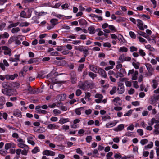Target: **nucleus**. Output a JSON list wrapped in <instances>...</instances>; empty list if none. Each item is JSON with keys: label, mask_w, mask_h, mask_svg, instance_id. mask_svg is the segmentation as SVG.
I'll list each match as a JSON object with an SVG mask.
<instances>
[{"label": "nucleus", "mask_w": 159, "mask_h": 159, "mask_svg": "<svg viewBox=\"0 0 159 159\" xmlns=\"http://www.w3.org/2000/svg\"><path fill=\"white\" fill-rule=\"evenodd\" d=\"M2 91L3 93L9 96L15 95L16 94V91L11 89L8 90L2 89Z\"/></svg>", "instance_id": "obj_1"}, {"label": "nucleus", "mask_w": 159, "mask_h": 159, "mask_svg": "<svg viewBox=\"0 0 159 159\" xmlns=\"http://www.w3.org/2000/svg\"><path fill=\"white\" fill-rule=\"evenodd\" d=\"M91 85L90 83L88 82V81H86L83 83H82L81 85H79V86L80 88L85 90L87 89L90 88Z\"/></svg>", "instance_id": "obj_2"}, {"label": "nucleus", "mask_w": 159, "mask_h": 159, "mask_svg": "<svg viewBox=\"0 0 159 159\" xmlns=\"http://www.w3.org/2000/svg\"><path fill=\"white\" fill-rule=\"evenodd\" d=\"M148 70V73L146 75L147 76H151L152 75L153 72L154 71V69L152 67L151 65L149 63H147L145 64Z\"/></svg>", "instance_id": "obj_3"}, {"label": "nucleus", "mask_w": 159, "mask_h": 159, "mask_svg": "<svg viewBox=\"0 0 159 159\" xmlns=\"http://www.w3.org/2000/svg\"><path fill=\"white\" fill-rule=\"evenodd\" d=\"M1 48L4 50V53L5 55H8L9 56H11V50L8 47L6 46H2Z\"/></svg>", "instance_id": "obj_4"}, {"label": "nucleus", "mask_w": 159, "mask_h": 159, "mask_svg": "<svg viewBox=\"0 0 159 159\" xmlns=\"http://www.w3.org/2000/svg\"><path fill=\"white\" fill-rule=\"evenodd\" d=\"M117 90L118 93L122 94L124 92L125 89L123 83L121 82L118 83Z\"/></svg>", "instance_id": "obj_5"}, {"label": "nucleus", "mask_w": 159, "mask_h": 159, "mask_svg": "<svg viewBox=\"0 0 159 159\" xmlns=\"http://www.w3.org/2000/svg\"><path fill=\"white\" fill-rule=\"evenodd\" d=\"M2 86L6 90L11 89L12 84L9 82H4L2 83Z\"/></svg>", "instance_id": "obj_6"}, {"label": "nucleus", "mask_w": 159, "mask_h": 159, "mask_svg": "<svg viewBox=\"0 0 159 159\" xmlns=\"http://www.w3.org/2000/svg\"><path fill=\"white\" fill-rule=\"evenodd\" d=\"M138 24L137 26L139 27V29L141 30H144V29L143 27V23L142 21L139 19H137V20Z\"/></svg>", "instance_id": "obj_7"}, {"label": "nucleus", "mask_w": 159, "mask_h": 159, "mask_svg": "<svg viewBox=\"0 0 159 159\" xmlns=\"http://www.w3.org/2000/svg\"><path fill=\"white\" fill-rule=\"evenodd\" d=\"M98 73L102 76L104 78H106L107 75L106 74L105 71L104 70L101 68H100L98 70Z\"/></svg>", "instance_id": "obj_8"}, {"label": "nucleus", "mask_w": 159, "mask_h": 159, "mask_svg": "<svg viewBox=\"0 0 159 159\" xmlns=\"http://www.w3.org/2000/svg\"><path fill=\"white\" fill-rule=\"evenodd\" d=\"M58 99H59L60 101H62L65 100L66 98V94H63L58 95L57 96Z\"/></svg>", "instance_id": "obj_9"}, {"label": "nucleus", "mask_w": 159, "mask_h": 159, "mask_svg": "<svg viewBox=\"0 0 159 159\" xmlns=\"http://www.w3.org/2000/svg\"><path fill=\"white\" fill-rule=\"evenodd\" d=\"M21 37L20 35H18L17 36H14L11 37L8 41V42L9 43H11L12 42L14 41H16L17 39H18L20 37Z\"/></svg>", "instance_id": "obj_10"}, {"label": "nucleus", "mask_w": 159, "mask_h": 159, "mask_svg": "<svg viewBox=\"0 0 159 159\" xmlns=\"http://www.w3.org/2000/svg\"><path fill=\"white\" fill-rule=\"evenodd\" d=\"M13 115L20 117H21L22 116L20 111L17 109L13 111Z\"/></svg>", "instance_id": "obj_11"}, {"label": "nucleus", "mask_w": 159, "mask_h": 159, "mask_svg": "<svg viewBox=\"0 0 159 159\" xmlns=\"http://www.w3.org/2000/svg\"><path fill=\"white\" fill-rule=\"evenodd\" d=\"M124 128V125L123 124L119 125L118 127L114 129V130L116 131H120Z\"/></svg>", "instance_id": "obj_12"}, {"label": "nucleus", "mask_w": 159, "mask_h": 159, "mask_svg": "<svg viewBox=\"0 0 159 159\" xmlns=\"http://www.w3.org/2000/svg\"><path fill=\"white\" fill-rule=\"evenodd\" d=\"M89 66L90 69L91 71L95 73L97 72L98 69L97 66L94 65L90 66Z\"/></svg>", "instance_id": "obj_13"}, {"label": "nucleus", "mask_w": 159, "mask_h": 159, "mask_svg": "<svg viewBox=\"0 0 159 159\" xmlns=\"http://www.w3.org/2000/svg\"><path fill=\"white\" fill-rule=\"evenodd\" d=\"M69 119L68 118L65 119L63 118H61L59 121V123L61 124H63L65 123L69 122Z\"/></svg>", "instance_id": "obj_14"}, {"label": "nucleus", "mask_w": 159, "mask_h": 159, "mask_svg": "<svg viewBox=\"0 0 159 159\" xmlns=\"http://www.w3.org/2000/svg\"><path fill=\"white\" fill-rule=\"evenodd\" d=\"M88 30L89 31V33L90 34H93L95 32V30L94 27L93 26H90L88 28Z\"/></svg>", "instance_id": "obj_15"}, {"label": "nucleus", "mask_w": 159, "mask_h": 159, "mask_svg": "<svg viewBox=\"0 0 159 159\" xmlns=\"http://www.w3.org/2000/svg\"><path fill=\"white\" fill-rule=\"evenodd\" d=\"M138 34L146 38H148L149 37V36L147 35L146 33L144 32H143L140 31H139L138 32Z\"/></svg>", "instance_id": "obj_16"}, {"label": "nucleus", "mask_w": 159, "mask_h": 159, "mask_svg": "<svg viewBox=\"0 0 159 159\" xmlns=\"http://www.w3.org/2000/svg\"><path fill=\"white\" fill-rule=\"evenodd\" d=\"M57 126L55 124H50L48 125L47 126V127L48 129H57Z\"/></svg>", "instance_id": "obj_17"}, {"label": "nucleus", "mask_w": 159, "mask_h": 159, "mask_svg": "<svg viewBox=\"0 0 159 159\" xmlns=\"http://www.w3.org/2000/svg\"><path fill=\"white\" fill-rule=\"evenodd\" d=\"M75 49L78 50L80 52L84 51L85 52H88V50L87 49L84 50L83 47V46H80L78 48H75Z\"/></svg>", "instance_id": "obj_18"}, {"label": "nucleus", "mask_w": 159, "mask_h": 159, "mask_svg": "<svg viewBox=\"0 0 159 159\" xmlns=\"http://www.w3.org/2000/svg\"><path fill=\"white\" fill-rule=\"evenodd\" d=\"M27 90L29 91L28 93L29 94H33L34 93V92L32 89V88L30 84H29L28 86Z\"/></svg>", "instance_id": "obj_19"}, {"label": "nucleus", "mask_w": 159, "mask_h": 159, "mask_svg": "<svg viewBox=\"0 0 159 159\" xmlns=\"http://www.w3.org/2000/svg\"><path fill=\"white\" fill-rule=\"evenodd\" d=\"M117 123V122H116L113 123H107L106 124V127L107 128H109L110 126H111V127L114 126Z\"/></svg>", "instance_id": "obj_20"}, {"label": "nucleus", "mask_w": 159, "mask_h": 159, "mask_svg": "<svg viewBox=\"0 0 159 159\" xmlns=\"http://www.w3.org/2000/svg\"><path fill=\"white\" fill-rule=\"evenodd\" d=\"M119 51L120 52H127L128 49L127 48L125 47H123L120 48Z\"/></svg>", "instance_id": "obj_21"}, {"label": "nucleus", "mask_w": 159, "mask_h": 159, "mask_svg": "<svg viewBox=\"0 0 159 159\" xmlns=\"http://www.w3.org/2000/svg\"><path fill=\"white\" fill-rule=\"evenodd\" d=\"M71 79L76 77V75L75 72L74 71L71 72L70 74Z\"/></svg>", "instance_id": "obj_22"}, {"label": "nucleus", "mask_w": 159, "mask_h": 159, "mask_svg": "<svg viewBox=\"0 0 159 159\" xmlns=\"http://www.w3.org/2000/svg\"><path fill=\"white\" fill-rule=\"evenodd\" d=\"M20 31L19 27L14 28L11 30V32L13 33H16Z\"/></svg>", "instance_id": "obj_23"}, {"label": "nucleus", "mask_w": 159, "mask_h": 159, "mask_svg": "<svg viewBox=\"0 0 159 159\" xmlns=\"http://www.w3.org/2000/svg\"><path fill=\"white\" fill-rule=\"evenodd\" d=\"M19 24V22H17L15 23H12L10 24L9 26H8V28H11L14 27H16Z\"/></svg>", "instance_id": "obj_24"}, {"label": "nucleus", "mask_w": 159, "mask_h": 159, "mask_svg": "<svg viewBox=\"0 0 159 159\" xmlns=\"http://www.w3.org/2000/svg\"><path fill=\"white\" fill-rule=\"evenodd\" d=\"M153 85L152 87L154 89H156L158 85V83L157 82V80H156L154 79L152 80Z\"/></svg>", "instance_id": "obj_25"}, {"label": "nucleus", "mask_w": 159, "mask_h": 159, "mask_svg": "<svg viewBox=\"0 0 159 159\" xmlns=\"http://www.w3.org/2000/svg\"><path fill=\"white\" fill-rule=\"evenodd\" d=\"M36 112L37 113H42L43 114H46L47 113V111H46L41 109L37 110Z\"/></svg>", "instance_id": "obj_26"}, {"label": "nucleus", "mask_w": 159, "mask_h": 159, "mask_svg": "<svg viewBox=\"0 0 159 159\" xmlns=\"http://www.w3.org/2000/svg\"><path fill=\"white\" fill-rule=\"evenodd\" d=\"M88 75H89L91 78H92L93 79L97 76L96 74H94V73L92 72H89V73Z\"/></svg>", "instance_id": "obj_27"}, {"label": "nucleus", "mask_w": 159, "mask_h": 159, "mask_svg": "<svg viewBox=\"0 0 159 159\" xmlns=\"http://www.w3.org/2000/svg\"><path fill=\"white\" fill-rule=\"evenodd\" d=\"M58 20L57 19H53L51 20L50 22L52 25L55 24V25L57 24Z\"/></svg>", "instance_id": "obj_28"}, {"label": "nucleus", "mask_w": 159, "mask_h": 159, "mask_svg": "<svg viewBox=\"0 0 159 159\" xmlns=\"http://www.w3.org/2000/svg\"><path fill=\"white\" fill-rule=\"evenodd\" d=\"M132 65L136 69H138L139 68V63L137 62L136 63L134 62H133L132 63Z\"/></svg>", "instance_id": "obj_29"}, {"label": "nucleus", "mask_w": 159, "mask_h": 159, "mask_svg": "<svg viewBox=\"0 0 159 159\" xmlns=\"http://www.w3.org/2000/svg\"><path fill=\"white\" fill-rule=\"evenodd\" d=\"M39 149L38 147H36L34 148L32 150V152L33 153H36L37 152H39Z\"/></svg>", "instance_id": "obj_30"}, {"label": "nucleus", "mask_w": 159, "mask_h": 159, "mask_svg": "<svg viewBox=\"0 0 159 159\" xmlns=\"http://www.w3.org/2000/svg\"><path fill=\"white\" fill-rule=\"evenodd\" d=\"M116 86H114L112 89L111 90L110 92V93L111 95H113L116 93Z\"/></svg>", "instance_id": "obj_31"}, {"label": "nucleus", "mask_w": 159, "mask_h": 159, "mask_svg": "<svg viewBox=\"0 0 159 159\" xmlns=\"http://www.w3.org/2000/svg\"><path fill=\"white\" fill-rule=\"evenodd\" d=\"M153 146V143L152 142H151L150 144H148L147 146H145L144 147L145 149L147 148H152Z\"/></svg>", "instance_id": "obj_32"}, {"label": "nucleus", "mask_w": 159, "mask_h": 159, "mask_svg": "<svg viewBox=\"0 0 159 159\" xmlns=\"http://www.w3.org/2000/svg\"><path fill=\"white\" fill-rule=\"evenodd\" d=\"M11 144L10 143H6L5 146V148L7 150H8L11 148Z\"/></svg>", "instance_id": "obj_33"}, {"label": "nucleus", "mask_w": 159, "mask_h": 159, "mask_svg": "<svg viewBox=\"0 0 159 159\" xmlns=\"http://www.w3.org/2000/svg\"><path fill=\"white\" fill-rule=\"evenodd\" d=\"M29 25V23L27 22H22L20 23V26L21 27L27 26H28Z\"/></svg>", "instance_id": "obj_34"}, {"label": "nucleus", "mask_w": 159, "mask_h": 159, "mask_svg": "<svg viewBox=\"0 0 159 159\" xmlns=\"http://www.w3.org/2000/svg\"><path fill=\"white\" fill-rule=\"evenodd\" d=\"M84 64L80 65L78 69V71H82V69L84 68Z\"/></svg>", "instance_id": "obj_35"}, {"label": "nucleus", "mask_w": 159, "mask_h": 159, "mask_svg": "<svg viewBox=\"0 0 159 159\" xmlns=\"http://www.w3.org/2000/svg\"><path fill=\"white\" fill-rule=\"evenodd\" d=\"M129 34L131 38L133 39L136 38V35L134 32L130 31L129 32Z\"/></svg>", "instance_id": "obj_36"}, {"label": "nucleus", "mask_w": 159, "mask_h": 159, "mask_svg": "<svg viewBox=\"0 0 159 159\" xmlns=\"http://www.w3.org/2000/svg\"><path fill=\"white\" fill-rule=\"evenodd\" d=\"M61 5V3H58L56 4L54 6H50V7L52 8H57Z\"/></svg>", "instance_id": "obj_37"}, {"label": "nucleus", "mask_w": 159, "mask_h": 159, "mask_svg": "<svg viewBox=\"0 0 159 159\" xmlns=\"http://www.w3.org/2000/svg\"><path fill=\"white\" fill-rule=\"evenodd\" d=\"M9 36L7 32H5L2 35V38H7Z\"/></svg>", "instance_id": "obj_38"}, {"label": "nucleus", "mask_w": 159, "mask_h": 159, "mask_svg": "<svg viewBox=\"0 0 159 159\" xmlns=\"http://www.w3.org/2000/svg\"><path fill=\"white\" fill-rule=\"evenodd\" d=\"M125 57L124 54L121 55L119 57V60L121 61L122 62L125 61Z\"/></svg>", "instance_id": "obj_39"}, {"label": "nucleus", "mask_w": 159, "mask_h": 159, "mask_svg": "<svg viewBox=\"0 0 159 159\" xmlns=\"http://www.w3.org/2000/svg\"><path fill=\"white\" fill-rule=\"evenodd\" d=\"M18 146L20 148H24L25 147H27L28 148V147L27 145L23 143H19L18 144Z\"/></svg>", "instance_id": "obj_40"}, {"label": "nucleus", "mask_w": 159, "mask_h": 159, "mask_svg": "<svg viewBox=\"0 0 159 159\" xmlns=\"http://www.w3.org/2000/svg\"><path fill=\"white\" fill-rule=\"evenodd\" d=\"M0 101L1 102V103L5 104L6 102L5 97L2 96L0 97Z\"/></svg>", "instance_id": "obj_41"}, {"label": "nucleus", "mask_w": 159, "mask_h": 159, "mask_svg": "<svg viewBox=\"0 0 159 159\" xmlns=\"http://www.w3.org/2000/svg\"><path fill=\"white\" fill-rule=\"evenodd\" d=\"M148 140L146 139H143L140 141V143L143 145H144L147 143Z\"/></svg>", "instance_id": "obj_42"}, {"label": "nucleus", "mask_w": 159, "mask_h": 159, "mask_svg": "<svg viewBox=\"0 0 159 159\" xmlns=\"http://www.w3.org/2000/svg\"><path fill=\"white\" fill-rule=\"evenodd\" d=\"M130 51L131 52H134L137 51V48L134 46H131L130 47Z\"/></svg>", "instance_id": "obj_43"}, {"label": "nucleus", "mask_w": 159, "mask_h": 159, "mask_svg": "<svg viewBox=\"0 0 159 159\" xmlns=\"http://www.w3.org/2000/svg\"><path fill=\"white\" fill-rule=\"evenodd\" d=\"M92 139V137L91 136H87L86 138V140L87 143H90Z\"/></svg>", "instance_id": "obj_44"}, {"label": "nucleus", "mask_w": 159, "mask_h": 159, "mask_svg": "<svg viewBox=\"0 0 159 159\" xmlns=\"http://www.w3.org/2000/svg\"><path fill=\"white\" fill-rule=\"evenodd\" d=\"M120 37L118 38L119 40L120 41L121 43H124L125 39L123 38V37L122 35L120 34Z\"/></svg>", "instance_id": "obj_45"}, {"label": "nucleus", "mask_w": 159, "mask_h": 159, "mask_svg": "<svg viewBox=\"0 0 159 159\" xmlns=\"http://www.w3.org/2000/svg\"><path fill=\"white\" fill-rule=\"evenodd\" d=\"M139 53L140 54V55L143 56V57L145 55V53L144 52L143 50L142 49H140L139 51Z\"/></svg>", "instance_id": "obj_46"}, {"label": "nucleus", "mask_w": 159, "mask_h": 159, "mask_svg": "<svg viewBox=\"0 0 159 159\" xmlns=\"http://www.w3.org/2000/svg\"><path fill=\"white\" fill-rule=\"evenodd\" d=\"M6 24L5 23H2L0 25V30H2L5 27Z\"/></svg>", "instance_id": "obj_47"}, {"label": "nucleus", "mask_w": 159, "mask_h": 159, "mask_svg": "<svg viewBox=\"0 0 159 159\" xmlns=\"http://www.w3.org/2000/svg\"><path fill=\"white\" fill-rule=\"evenodd\" d=\"M109 29L112 31H116V29L115 27L112 25H109L108 26Z\"/></svg>", "instance_id": "obj_48"}, {"label": "nucleus", "mask_w": 159, "mask_h": 159, "mask_svg": "<svg viewBox=\"0 0 159 159\" xmlns=\"http://www.w3.org/2000/svg\"><path fill=\"white\" fill-rule=\"evenodd\" d=\"M95 97L102 99L103 96L101 94H96L95 96Z\"/></svg>", "instance_id": "obj_49"}, {"label": "nucleus", "mask_w": 159, "mask_h": 159, "mask_svg": "<svg viewBox=\"0 0 159 159\" xmlns=\"http://www.w3.org/2000/svg\"><path fill=\"white\" fill-rule=\"evenodd\" d=\"M53 112L55 114H60L61 113L60 111L57 109H54L53 110Z\"/></svg>", "instance_id": "obj_50"}, {"label": "nucleus", "mask_w": 159, "mask_h": 159, "mask_svg": "<svg viewBox=\"0 0 159 159\" xmlns=\"http://www.w3.org/2000/svg\"><path fill=\"white\" fill-rule=\"evenodd\" d=\"M50 151L48 150H45L43 152V155H46L47 156L50 155Z\"/></svg>", "instance_id": "obj_51"}, {"label": "nucleus", "mask_w": 159, "mask_h": 159, "mask_svg": "<svg viewBox=\"0 0 159 159\" xmlns=\"http://www.w3.org/2000/svg\"><path fill=\"white\" fill-rule=\"evenodd\" d=\"M7 153V151H4L2 150H0V154L2 155H6Z\"/></svg>", "instance_id": "obj_52"}, {"label": "nucleus", "mask_w": 159, "mask_h": 159, "mask_svg": "<svg viewBox=\"0 0 159 159\" xmlns=\"http://www.w3.org/2000/svg\"><path fill=\"white\" fill-rule=\"evenodd\" d=\"M133 111V110H129L127 113L125 114L124 115V116H127L130 115L132 113Z\"/></svg>", "instance_id": "obj_53"}, {"label": "nucleus", "mask_w": 159, "mask_h": 159, "mask_svg": "<svg viewBox=\"0 0 159 159\" xmlns=\"http://www.w3.org/2000/svg\"><path fill=\"white\" fill-rule=\"evenodd\" d=\"M150 104H154L156 103L155 101L154 100V98L153 96L150 98Z\"/></svg>", "instance_id": "obj_54"}, {"label": "nucleus", "mask_w": 159, "mask_h": 159, "mask_svg": "<svg viewBox=\"0 0 159 159\" xmlns=\"http://www.w3.org/2000/svg\"><path fill=\"white\" fill-rule=\"evenodd\" d=\"M138 38H139V41L140 42H142V43L144 42H145L146 43L147 42L143 38L141 37H138Z\"/></svg>", "instance_id": "obj_55"}, {"label": "nucleus", "mask_w": 159, "mask_h": 159, "mask_svg": "<svg viewBox=\"0 0 159 159\" xmlns=\"http://www.w3.org/2000/svg\"><path fill=\"white\" fill-rule=\"evenodd\" d=\"M39 60H41L40 59H39V58H34V63L36 64H38L39 63Z\"/></svg>", "instance_id": "obj_56"}, {"label": "nucleus", "mask_w": 159, "mask_h": 159, "mask_svg": "<svg viewBox=\"0 0 159 159\" xmlns=\"http://www.w3.org/2000/svg\"><path fill=\"white\" fill-rule=\"evenodd\" d=\"M137 132L139 134V135L140 136H142L143 135V132L142 129H139L137 130Z\"/></svg>", "instance_id": "obj_57"}, {"label": "nucleus", "mask_w": 159, "mask_h": 159, "mask_svg": "<svg viewBox=\"0 0 159 159\" xmlns=\"http://www.w3.org/2000/svg\"><path fill=\"white\" fill-rule=\"evenodd\" d=\"M92 112V110L91 109H89L85 111V113L87 115H89Z\"/></svg>", "instance_id": "obj_58"}, {"label": "nucleus", "mask_w": 159, "mask_h": 159, "mask_svg": "<svg viewBox=\"0 0 159 159\" xmlns=\"http://www.w3.org/2000/svg\"><path fill=\"white\" fill-rule=\"evenodd\" d=\"M134 92V89L131 88L128 91V93L129 94H132Z\"/></svg>", "instance_id": "obj_59"}, {"label": "nucleus", "mask_w": 159, "mask_h": 159, "mask_svg": "<svg viewBox=\"0 0 159 159\" xmlns=\"http://www.w3.org/2000/svg\"><path fill=\"white\" fill-rule=\"evenodd\" d=\"M58 118L56 117H52L50 118V120L52 122H55L57 121Z\"/></svg>", "instance_id": "obj_60"}, {"label": "nucleus", "mask_w": 159, "mask_h": 159, "mask_svg": "<svg viewBox=\"0 0 159 159\" xmlns=\"http://www.w3.org/2000/svg\"><path fill=\"white\" fill-rule=\"evenodd\" d=\"M26 16V13L24 11H22L20 14V16L21 17H25Z\"/></svg>", "instance_id": "obj_61"}, {"label": "nucleus", "mask_w": 159, "mask_h": 159, "mask_svg": "<svg viewBox=\"0 0 159 159\" xmlns=\"http://www.w3.org/2000/svg\"><path fill=\"white\" fill-rule=\"evenodd\" d=\"M81 91L80 89H77L76 92V94L77 96H79L81 94Z\"/></svg>", "instance_id": "obj_62"}, {"label": "nucleus", "mask_w": 159, "mask_h": 159, "mask_svg": "<svg viewBox=\"0 0 159 159\" xmlns=\"http://www.w3.org/2000/svg\"><path fill=\"white\" fill-rule=\"evenodd\" d=\"M62 9H64L65 8H68L69 7L68 5V4L66 3L64 4H63L61 6Z\"/></svg>", "instance_id": "obj_63"}, {"label": "nucleus", "mask_w": 159, "mask_h": 159, "mask_svg": "<svg viewBox=\"0 0 159 159\" xmlns=\"http://www.w3.org/2000/svg\"><path fill=\"white\" fill-rule=\"evenodd\" d=\"M153 98H154V100L156 102L158 99H159V95H158L156 96L154 95L153 96Z\"/></svg>", "instance_id": "obj_64"}]
</instances>
